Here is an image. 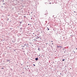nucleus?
Segmentation results:
<instances>
[{"instance_id":"nucleus-1","label":"nucleus","mask_w":77,"mask_h":77,"mask_svg":"<svg viewBox=\"0 0 77 77\" xmlns=\"http://www.w3.org/2000/svg\"><path fill=\"white\" fill-rule=\"evenodd\" d=\"M24 46H26V47H28V44H25L24 45Z\"/></svg>"},{"instance_id":"nucleus-2","label":"nucleus","mask_w":77,"mask_h":77,"mask_svg":"<svg viewBox=\"0 0 77 77\" xmlns=\"http://www.w3.org/2000/svg\"><path fill=\"white\" fill-rule=\"evenodd\" d=\"M38 60V58H35V60H36V61H37V60Z\"/></svg>"},{"instance_id":"nucleus-3","label":"nucleus","mask_w":77,"mask_h":77,"mask_svg":"<svg viewBox=\"0 0 77 77\" xmlns=\"http://www.w3.org/2000/svg\"><path fill=\"white\" fill-rule=\"evenodd\" d=\"M48 29V30H50V29H48V27H47V28Z\"/></svg>"},{"instance_id":"nucleus-4","label":"nucleus","mask_w":77,"mask_h":77,"mask_svg":"<svg viewBox=\"0 0 77 77\" xmlns=\"http://www.w3.org/2000/svg\"><path fill=\"white\" fill-rule=\"evenodd\" d=\"M21 47H25V46H24V45L23 46V45H22Z\"/></svg>"},{"instance_id":"nucleus-5","label":"nucleus","mask_w":77,"mask_h":77,"mask_svg":"<svg viewBox=\"0 0 77 77\" xmlns=\"http://www.w3.org/2000/svg\"><path fill=\"white\" fill-rule=\"evenodd\" d=\"M65 60V59H63L62 60L63 61H64V60Z\"/></svg>"},{"instance_id":"nucleus-6","label":"nucleus","mask_w":77,"mask_h":77,"mask_svg":"<svg viewBox=\"0 0 77 77\" xmlns=\"http://www.w3.org/2000/svg\"><path fill=\"white\" fill-rule=\"evenodd\" d=\"M8 62H9V60H7V62H8Z\"/></svg>"},{"instance_id":"nucleus-7","label":"nucleus","mask_w":77,"mask_h":77,"mask_svg":"<svg viewBox=\"0 0 77 77\" xmlns=\"http://www.w3.org/2000/svg\"><path fill=\"white\" fill-rule=\"evenodd\" d=\"M36 38H37V39H38V38H39V37H37Z\"/></svg>"},{"instance_id":"nucleus-8","label":"nucleus","mask_w":77,"mask_h":77,"mask_svg":"<svg viewBox=\"0 0 77 77\" xmlns=\"http://www.w3.org/2000/svg\"><path fill=\"white\" fill-rule=\"evenodd\" d=\"M3 5H5V3H4L3 4Z\"/></svg>"},{"instance_id":"nucleus-9","label":"nucleus","mask_w":77,"mask_h":77,"mask_svg":"<svg viewBox=\"0 0 77 77\" xmlns=\"http://www.w3.org/2000/svg\"><path fill=\"white\" fill-rule=\"evenodd\" d=\"M22 50H24V48H22Z\"/></svg>"},{"instance_id":"nucleus-10","label":"nucleus","mask_w":77,"mask_h":77,"mask_svg":"<svg viewBox=\"0 0 77 77\" xmlns=\"http://www.w3.org/2000/svg\"><path fill=\"white\" fill-rule=\"evenodd\" d=\"M24 18H26V16H24Z\"/></svg>"},{"instance_id":"nucleus-11","label":"nucleus","mask_w":77,"mask_h":77,"mask_svg":"<svg viewBox=\"0 0 77 77\" xmlns=\"http://www.w3.org/2000/svg\"><path fill=\"white\" fill-rule=\"evenodd\" d=\"M33 65L34 66H35V64H33Z\"/></svg>"},{"instance_id":"nucleus-12","label":"nucleus","mask_w":77,"mask_h":77,"mask_svg":"<svg viewBox=\"0 0 77 77\" xmlns=\"http://www.w3.org/2000/svg\"><path fill=\"white\" fill-rule=\"evenodd\" d=\"M3 2H4V0L2 1Z\"/></svg>"},{"instance_id":"nucleus-13","label":"nucleus","mask_w":77,"mask_h":77,"mask_svg":"<svg viewBox=\"0 0 77 77\" xmlns=\"http://www.w3.org/2000/svg\"><path fill=\"white\" fill-rule=\"evenodd\" d=\"M57 47H58V48H59V46H57Z\"/></svg>"},{"instance_id":"nucleus-14","label":"nucleus","mask_w":77,"mask_h":77,"mask_svg":"<svg viewBox=\"0 0 77 77\" xmlns=\"http://www.w3.org/2000/svg\"><path fill=\"white\" fill-rule=\"evenodd\" d=\"M40 49H39V48H38V50H40Z\"/></svg>"},{"instance_id":"nucleus-15","label":"nucleus","mask_w":77,"mask_h":77,"mask_svg":"<svg viewBox=\"0 0 77 77\" xmlns=\"http://www.w3.org/2000/svg\"><path fill=\"white\" fill-rule=\"evenodd\" d=\"M2 69H3V68L2 67Z\"/></svg>"},{"instance_id":"nucleus-16","label":"nucleus","mask_w":77,"mask_h":77,"mask_svg":"<svg viewBox=\"0 0 77 77\" xmlns=\"http://www.w3.org/2000/svg\"><path fill=\"white\" fill-rule=\"evenodd\" d=\"M31 19L32 20V18H31Z\"/></svg>"},{"instance_id":"nucleus-17","label":"nucleus","mask_w":77,"mask_h":77,"mask_svg":"<svg viewBox=\"0 0 77 77\" xmlns=\"http://www.w3.org/2000/svg\"><path fill=\"white\" fill-rule=\"evenodd\" d=\"M50 4H51V2H50Z\"/></svg>"},{"instance_id":"nucleus-18","label":"nucleus","mask_w":77,"mask_h":77,"mask_svg":"<svg viewBox=\"0 0 77 77\" xmlns=\"http://www.w3.org/2000/svg\"><path fill=\"white\" fill-rule=\"evenodd\" d=\"M76 50H77V48H76Z\"/></svg>"},{"instance_id":"nucleus-19","label":"nucleus","mask_w":77,"mask_h":77,"mask_svg":"<svg viewBox=\"0 0 77 77\" xmlns=\"http://www.w3.org/2000/svg\"><path fill=\"white\" fill-rule=\"evenodd\" d=\"M8 20H9V19H8Z\"/></svg>"},{"instance_id":"nucleus-20","label":"nucleus","mask_w":77,"mask_h":77,"mask_svg":"<svg viewBox=\"0 0 77 77\" xmlns=\"http://www.w3.org/2000/svg\"><path fill=\"white\" fill-rule=\"evenodd\" d=\"M29 24H28V25H29Z\"/></svg>"},{"instance_id":"nucleus-21","label":"nucleus","mask_w":77,"mask_h":77,"mask_svg":"<svg viewBox=\"0 0 77 77\" xmlns=\"http://www.w3.org/2000/svg\"><path fill=\"white\" fill-rule=\"evenodd\" d=\"M52 44H53V43H52Z\"/></svg>"},{"instance_id":"nucleus-22","label":"nucleus","mask_w":77,"mask_h":77,"mask_svg":"<svg viewBox=\"0 0 77 77\" xmlns=\"http://www.w3.org/2000/svg\"><path fill=\"white\" fill-rule=\"evenodd\" d=\"M59 47H61L60 46H59Z\"/></svg>"},{"instance_id":"nucleus-23","label":"nucleus","mask_w":77,"mask_h":77,"mask_svg":"<svg viewBox=\"0 0 77 77\" xmlns=\"http://www.w3.org/2000/svg\"><path fill=\"white\" fill-rule=\"evenodd\" d=\"M48 44V43H46V44Z\"/></svg>"},{"instance_id":"nucleus-24","label":"nucleus","mask_w":77,"mask_h":77,"mask_svg":"<svg viewBox=\"0 0 77 77\" xmlns=\"http://www.w3.org/2000/svg\"><path fill=\"white\" fill-rule=\"evenodd\" d=\"M20 23H21V22H20Z\"/></svg>"},{"instance_id":"nucleus-25","label":"nucleus","mask_w":77,"mask_h":77,"mask_svg":"<svg viewBox=\"0 0 77 77\" xmlns=\"http://www.w3.org/2000/svg\"><path fill=\"white\" fill-rule=\"evenodd\" d=\"M51 42H53V41H51Z\"/></svg>"},{"instance_id":"nucleus-26","label":"nucleus","mask_w":77,"mask_h":77,"mask_svg":"<svg viewBox=\"0 0 77 77\" xmlns=\"http://www.w3.org/2000/svg\"><path fill=\"white\" fill-rule=\"evenodd\" d=\"M74 12H75V11H74Z\"/></svg>"},{"instance_id":"nucleus-27","label":"nucleus","mask_w":77,"mask_h":77,"mask_svg":"<svg viewBox=\"0 0 77 77\" xmlns=\"http://www.w3.org/2000/svg\"><path fill=\"white\" fill-rule=\"evenodd\" d=\"M33 34H34V33H33Z\"/></svg>"},{"instance_id":"nucleus-28","label":"nucleus","mask_w":77,"mask_h":77,"mask_svg":"<svg viewBox=\"0 0 77 77\" xmlns=\"http://www.w3.org/2000/svg\"><path fill=\"white\" fill-rule=\"evenodd\" d=\"M74 53H75V52H74Z\"/></svg>"}]
</instances>
